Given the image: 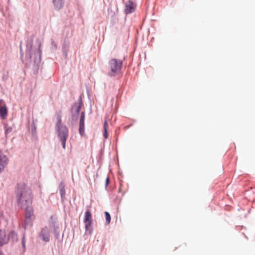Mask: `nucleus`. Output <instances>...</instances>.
<instances>
[{
    "instance_id": "obj_2",
    "label": "nucleus",
    "mask_w": 255,
    "mask_h": 255,
    "mask_svg": "<svg viewBox=\"0 0 255 255\" xmlns=\"http://www.w3.org/2000/svg\"><path fill=\"white\" fill-rule=\"evenodd\" d=\"M14 192L16 198V203L20 208H23L24 204L32 205L33 194L30 188L24 182L17 183Z\"/></svg>"
},
{
    "instance_id": "obj_10",
    "label": "nucleus",
    "mask_w": 255,
    "mask_h": 255,
    "mask_svg": "<svg viewBox=\"0 0 255 255\" xmlns=\"http://www.w3.org/2000/svg\"><path fill=\"white\" fill-rule=\"evenodd\" d=\"M136 4L131 0H128L126 3L125 13L128 14L134 12L136 9Z\"/></svg>"
},
{
    "instance_id": "obj_6",
    "label": "nucleus",
    "mask_w": 255,
    "mask_h": 255,
    "mask_svg": "<svg viewBox=\"0 0 255 255\" xmlns=\"http://www.w3.org/2000/svg\"><path fill=\"white\" fill-rule=\"evenodd\" d=\"M26 207L24 209L25 219L24 224L22 227L26 230L27 227H31L33 225V219H34V211L31 205H25Z\"/></svg>"
},
{
    "instance_id": "obj_11",
    "label": "nucleus",
    "mask_w": 255,
    "mask_h": 255,
    "mask_svg": "<svg viewBox=\"0 0 255 255\" xmlns=\"http://www.w3.org/2000/svg\"><path fill=\"white\" fill-rule=\"evenodd\" d=\"M8 158L4 154L2 151L0 150V173L3 171L4 167L8 164Z\"/></svg>"
},
{
    "instance_id": "obj_24",
    "label": "nucleus",
    "mask_w": 255,
    "mask_h": 255,
    "mask_svg": "<svg viewBox=\"0 0 255 255\" xmlns=\"http://www.w3.org/2000/svg\"><path fill=\"white\" fill-rule=\"evenodd\" d=\"M69 42L66 39L64 40L62 46V51H68L69 50Z\"/></svg>"
},
{
    "instance_id": "obj_22",
    "label": "nucleus",
    "mask_w": 255,
    "mask_h": 255,
    "mask_svg": "<svg viewBox=\"0 0 255 255\" xmlns=\"http://www.w3.org/2000/svg\"><path fill=\"white\" fill-rule=\"evenodd\" d=\"M105 216V219H106V223L105 225L107 226L109 224H110L111 221V217L110 214L107 212L105 211L104 212Z\"/></svg>"
},
{
    "instance_id": "obj_18",
    "label": "nucleus",
    "mask_w": 255,
    "mask_h": 255,
    "mask_svg": "<svg viewBox=\"0 0 255 255\" xmlns=\"http://www.w3.org/2000/svg\"><path fill=\"white\" fill-rule=\"evenodd\" d=\"M93 220H92V214L90 210H87L86 211V212L84 213V223H92Z\"/></svg>"
},
{
    "instance_id": "obj_28",
    "label": "nucleus",
    "mask_w": 255,
    "mask_h": 255,
    "mask_svg": "<svg viewBox=\"0 0 255 255\" xmlns=\"http://www.w3.org/2000/svg\"><path fill=\"white\" fill-rule=\"evenodd\" d=\"M109 182H110V179H109V176H107L106 179V181H105V189L106 190L108 187V185L109 184Z\"/></svg>"
},
{
    "instance_id": "obj_14",
    "label": "nucleus",
    "mask_w": 255,
    "mask_h": 255,
    "mask_svg": "<svg viewBox=\"0 0 255 255\" xmlns=\"http://www.w3.org/2000/svg\"><path fill=\"white\" fill-rule=\"evenodd\" d=\"M37 123V120L36 119H33L32 122L31 124L30 128H31V135L32 136V137L36 139V140H38V136L37 134V131H36V124Z\"/></svg>"
},
{
    "instance_id": "obj_25",
    "label": "nucleus",
    "mask_w": 255,
    "mask_h": 255,
    "mask_svg": "<svg viewBox=\"0 0 255 255\" xmlns=\"http://www.w3.org/2000/svg\"><path fill=\"white\" fill-rule=\"evenodd\" d=\"M51 50L52 51L54 52L57 49V44L53 39H51Z\"/></svg>"
},
{
    "instance_id": "obj_26",
    "label": "nucleus",
    "mask_w": 255,
    "mask_h": 255,
    "mask_svg": "<svg viewBox=\"0 0 255 255\" xmlns=\"http://www.w3.org/2000/svg\"><path fill=\"white\" fill-rule=\"evenodd\" d=\"M19 47H20V59H21V62H22V63H24V59H23V57H24V53H23V51H22V47H21V43H20V44Z\"/></svg>"
},
{
    "instance_id": "obj_13",
    "label": "nucleus",
    "mask_w": 255,
    "mask_h": 255,
    "mask_svg": "<svg viewBox=\"0 0 255 255\" xmlns=\"http://www.w3.org/2000/svg\"><path fill=\"white\" fill-rule=\"evenodd\" d=\"M65 185L64 182L63 181H61L58 186V189L60 192V196H61V202L62 203H64L65 202Z\"/></svg>"
},
{
    "instance_id": "obj_29",
    "label": "nucleus",
    "mask_w": 255,
    "mask_h": 255,
    "mask_svg": "<svg viewBox=\"0 0 255 255\" xmlns=\"http://www.w3.org/2000/svg\"><path fill=\"white\" fill-rule=\"evenodd\" d=\"M68 51H62L63 56L65 59L67 58Z\"/></svg>"
},
{
    "instance_id": "obj_5",
    "label": "nucleus",
    "mask_w": 255,
    "mask_h": 255,
    "mask_svg": "<svg viewBox=\"0 0 255 255\" xmlns=\"http://www.w3.org/2000/svg\"><path fill=\"white\" fill-rule=\"evenodd\" d=\"M55 130L59 140L67 139L69 134V129L67 127L61 123V117L58 116L55 125Z\"/></svg>"
},
{
    "instance_id": "obj_21",
    "label": "nucleus",
    "mask_w": 255,
    "mask_h": 255,
    "mask_svg": "<svg viewBox=\"0 0 255 255\" xmlns=\"http://www.w3.org/2000/svg\"><path fill=\"white\" fill-rule=\"evenodd\" d=\"M26 235L25 233L22 234V238L21 239L22 249L23 252L26 251Z\"/></svg>"
},
{
    "instance_id": "obj_20",
    "label": "nucleus",
    "mask_w": 255,
    "mask_h": 255,
    "mask_svg": "<svg viewBox=\"0 0 255 255\" xmlns=\"http://www.w3.org/2000/svg\"><path fill=\"white\" fill-rule=\"evenodd\" d=\"M108 123L107 121H105L104 123L103 128H104V132H103V136L105 138H107L108 137Z\"/></svg>"
},
{
    "instance_id": "obj_30",
    "label": "nucleus",
    "mask_w": 255,
    "mask_h": 255,
    "mask_svg": "<svg viewBox=\"0 0 255 255\" xmlns=\"http://www.w3.org/2000/svg\"><path fill=\"white\" fill-rule=\"evenodd\" d=\"M27 128H28V130L29 131V130H30L29 121L28 122Z\"/></svg>"
},
{
    "instance_id": "obj_17",
    "label": "nucleus",
    "mask_w": 255,
    "mask_h": 255,
    "mask_svg": "<svg viewBox=\"0 0 255 255\" xmlns=\"http://www.w3.org/2000/svg\"><path fill=\"white\" fill-rule=\"evenodd\" d=\"M6 235L4 230L0 229V247L7 244Z\"/></svg>"
},
{
    "instance_id": "obj_8",
    "label": "nucleus",
    "mask_w": 255,
    "mask_h": 255,
    "mask_svg": "<svg viewBox=\"0 0 255 255\" xmlns=\"http://www.w3.org/2000/svg\"><path fill=\"white\" fill-rule=\"evenodd\" d=\"M79 132L82 137L86 136L85 131V113L84 111H82L79 115Z\"/></svg>"
},
{
    "instance_id": "obj_23",
    "label": "nucleus",
    "mask_w": 255,
    "mask_h": 255,
    "mask_svg": "<svg viewBox=\"0 0 255 255\" xmlns=\"http://www.w3.org/2000/svg\"><path fill=\"white\" fill-rule=\"evenodd\" d=\"M4 127V134L6 138L7 137V134L11 132L12 128L11 127L8 126L7 125H5Z\"/></svg>"
},
{
    "instance_id": "obj_4",
    "label": "nucleus",
    "mask_w": 255,
    "mask_h": 255,
    "mask_svg": "<svg viewBox=\"0 0 255 255\" xmlns=\"http://www.w3.org/2000/svg\"><path fill=\"white\" fill-rule=\"evenodd\" d=\"M108 64L110 68V71L108 73L110 77H115L121 73L123 65V61L122 60L112 58L109 61Z\"/></svg>"
},
{
    "instance_id": "obj_3",
    "label": "nucleus",
    "mask_w": 255,
    "mask_h": 255,
    "mask_svg": "<svg viewBox=\"0 0 255 255\" xmlns=\"http://www.w3.org/2000/svg\"><path fill=\"white\" fill-rule=\"evenodd\" d=\"M83 105L82 96H80L78 99L77 102L73 103L71 105L69 113L71 118V124L75 125L80 115L81 110Z\"/></svg>"
},
{
    "instance_id": "obj_19",
    "label": "nucleus",
    "mask_w": 255,
    "mask_h": 255,
    "mask_svg": "<svg viewBox=\"0 0 255 255\" xmlns=\"http://www.w3.org/2000/svg\"><path fill=\"white\" fill-rule=\"evenodd\" d=\"M86 232H88L89 235H92L93 232V227L92 225V223H84Z\"/></svg>"
},
{
    "instance_id": "obj_9",
    "label": "nucleus",
    "mask_w": 255,
    "mask_h": 255,
    "mask_svg": "<svg viewBox=\"0 0 255 255\" xmlns=\"http://www.w3.org/2000/svg\"><path fill=\"white\" fill-rule=\"evenodd\" d=\"M38 238L45 243H48L50 241V234L47 226L41 228L40 232L38 233Z\"/></svg>"
},
{
    "instance_id": "obj_12",
    "label": "nucleus",
    "mask_w": 255,
    "mask_h": 255,
    "mask_svg": "<svg viewBox=\"0 0 255 255\" xmlns=\"http://www.w3.org/2000/svg\"><path fill=\"white\" fill-rule=\"evenodd\" d=\"M2 99L0 100V118L3 120L7 117V108Z\"/></svg>"
},
{
    "instance_id": "obj_31",
    "label": "nucleus",
    "mask_w": 255,
    "mask_h": 255,
    "mask_svg": "<svg viewBox=\"0 0 255 255\" xmlns=\"http://www.w3.org/2000/svg\"><path fill=\"white\" fill-rule=\"evenodd\" d=\"M0 255H3V252L0 249Z\"/></svg>"
},
{
    "instance_id": "obj_16",
    "label": "nucleus",
    "mask_w": 255,
    "mask_h": 255,
    "mask_svg": "<svg viewBox=\"0 0 255 255\" xmlns=\"http://www.w3.org/2000/svg\"><path fill=\"white\" fill-rule=\"evenodd\" d=\"M54 8L56 10H59L62 9L65 4V0H52Z\"/></svg>"
},
{
    "instance_id": "obj_7",
    "label": "nucleus",
    "mask_w": 255,
    "mask_h": 255,
    "mask_svg": "<svg viewBox=\"0 0 255 255\" xmlns=\"http://www.w3.org/2000/svg\"><path fill=\"white\" fill-rule=\"evenodd\" d=\"M48 225L55 239L60 241V230L57 218L56 215H51L48 220Z\"/></svg>"
},
{
    "instance_id": "obj_1",
    "label": "nucleus",
    "mask_w": 255,
    "mask_h": 255,
    "mask_svg": "<svg viewBox=\"0 0 255 255\" xmlns=\"http://www.w3.org/2000/svg\"><path fill=\"white\" fill-rule=\"evenodd\" d=\"M34 37V34H32L27 38L25 58L29 63L33 61L32 73L34 75H37L38 73L41 61L42 47L39 38L36 39L35 45H33Z\"/></svg>"
},
{
    "instance_id": "obj_27",
    "label": "nucleus",
    "mask_w": 255,
    "mask_h": 255,
    "mask_svg": "<svg viewBox=\"0 0 255 255\" xmlns=\"http://www.w3.org/2000/svg\"><path fill=\"white\" fill-rule=\"evenodd\" d=\"M67 139H60V141L61 142L62 148L65 149L66 148V143Z\"/></svg>"
},
{
    "instance_id": "obj_15",
    "label": "nucleus",
    "mask_w": 255,
    "mask_h": 255,
    "mask_svg": "<svg viewBox=\"0 0 255 255\" xmlns=\"http://www.w3.org/2000/svg\"><path fill=\"white\" fill-rule=\"evenodd\" d=\"M9 240H11L13 243L18 241L17 234L14 230H10L7 235L6 238L7 244L8 243Z\"/></svg>"
}]
</instances>
